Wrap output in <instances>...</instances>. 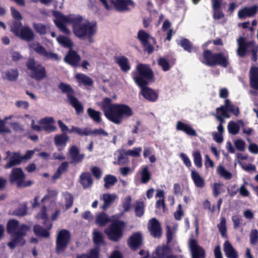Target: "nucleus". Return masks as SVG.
Here are the masks:
<instances>
[{
  "instance_id": "obj_1",
  "label": "nucleus",
  "mask_w": 258,
  "mask_h": 258,
  "mask_svg": "<svg viewBox=\"0 0 258 258\" xmlns=\"http://www.w3.org/2000/svg\"><path fill=\"white\" fill-rule=\"evenodd\" d=\"M53 15L55 18L54 23L63 33L71 35V32L66 25L71 24L73 33L76 37L83 40L88 38L92 42L91 37L97 31L96 23L91 22L80 15H64L57 11L54 12Z\"/></svg>"
},
{
  "instance_id": "obj_2",
  "label": "nucleus",
  "mask_w": 258,
  "mask_h": 258,
  "mask_svg": "<svg viewBox=\"0 0 258 258\" xmlns=\"http://www.w3.org/2000/svg\"><path fill=\"white\" fill-rule=\"evenodd\" d=\"M105 117L110 121L120 124L122 120L132 115V110L127 105L112 103L111 99L105 98L100 104Z\"/></svg>"
},
{
  "instance_id": "obj_3",
  "label": "nucleus",
  "mask_w": 258,
  "mask_h": 258,
  "mask_svg": "<svg viewBox=\"0 0 258 258\" xmlns=\"http://www.w3.org/2000/svg\"><path fill=\"white\" fill-rule=\"evenodd\" d=\"M22 119L27 123L30 121V127L35 131L40 132L44 131L47 133H50L57 131V127L54 125L55 120L52 117L46 116L36 121L33 117L25 114Z\"/></svg>"
},
{
  "instance_id": "obj_4",
  "label": "nucleus",
  "mask_w": 258,
  "mask_h": 258,
  "mask_svg": "<svg viewBox=\"0 0 258 258\" xmlns=\"http://www.w3.org/2000/svg\"><path fill=\"white\" fill-rule=\"evenodd\" d=\"M71 235L66 229L58 231L56 235L55 251L58 254L62 253L71 241Z\"/></svg>"
},
{
  "instance_id": "obj_5",
  "label": "nucleus",
  "mask_w": 258,
  "mask_h": 258,
  "mask_svg": "<svg viewBox=\"0 0 258 258\" xmlns=\"http://www.w3.org/2000/svg\"><path fill=\"white\" fill-rule=\"evenodd\" d=\"M125 224L122 221L113 222L104 230L108 238L114 241H118L123 235Z\"/></svg>"
},
{
  "instance_id": "obj_6",
  "label": "nucleus",
  "mask_w": 258,
  "mask_h": 258,
  "mask_svg": "<svg viewBox=\"0 0 258 258\" xmlns=\"http://www.w3.org/2000/svg\"><path fill=\"white\" fill-rule=\"evenodd\" d=\"M26 175L20 168H14L10 175V181L12 184H16L19 187H25L31 185L33 181H26Z\"/></svg>"
},
{
  "instance_id": "obj_7",
  "label": "nucleus",
  "mask_w": 258,
  "mask_h": 258,
  "mask_svg": "<svg viewBox=\"0 0 258 258\" xmlns=\"http://www.w3.org/2000/svg\"><path fill=\"white\" fill-rule=\"evenodd\" d=\"M139 76L134 77L136 83L140 86L147 85L148 80L152 79L153 76V73L148 66L140 64L137 67Z\"/></svg>"
},
{
  "instance_id": "obj_8",
  "label": "nucleus",
  "mask_w": 258,
  "mask_h": 258,
  "mask_svg": "<svg viewBox=\"0 0 258 258\" xmlns=\"http://www.w3.org/2000/svg\"><path fill=\"white\" fill-rule=\"evenodd\" d=\"M26 66L30 71V76L32 78L40 80L46 77L45 68L33 59H29L26 63Z\"/></svg>"
},
{
  "instance_id": "obj_9",
  "label": "nucleus",
  "mask_w": 258,
  "mask_h": 258,
  "mask_svg": "<svg viewBox=\"0 0 258 258\" xmlns=\"http://www.w3.org/2000/svg\"><path fill=\"white\" fill-rule=\"evenodd\" d=\"M30 230V227L26 225L20 226L17 232L12 235V240L8 243L10 248L13 249L17 245H24L25 243V240L23 237Z\"/></svg>"
},
{
  "instance_id": "obj_10",
  "label": "nucleus",
  "mask_w": 258,
  "mask_h": 258,
  "mask_svg": "<svg viewBox=\"0 0 258 258\" xmlns=\"http://www.w3.org/2000/svg\"><path fill=\"white\" fill-rule=\"evenodd\" d=\"M60 90L67 94L69 101L73 107L75 109L78 114L82 113L83 111V107L82 104L73 95V91L71 87L64 83H60L58 86Z\"/></svg>"
},
{
  "instance_id": "obj_11",
  "label": "nucleus",
  "mask_w": 258,
  "mask_h": 258,
  "mask_svg": "<svg viewBox=\"0 0 258 258\" xmlns=\"http://www.w3.org/2000/svg\"><path fill=\"white\" fill-rule=\"evenodd\" d=\"M238 48L237 54L240 56H244L247 52H257L258 45H255L253 41L246 42L244 38L240 37L237 40Z\"/></svg>"
},
{
  "instance_id": "obj_12",
  "label": "nucleus",
  "mask_w": 258,
  "mask_h": 258,
  "mask_svg": "<svg viewBox=\"0 0 258 258\" xmlns=\"http://www.w3.org/2000/svg\"><path fill=\"white\" fill-rule=\"evenodd\" d=\"M11 31L22 39L30 41L34 38V33L28 27H22L20 22H15L11 26Z\"/></svg>"
},
{
  "instance_id": "obj_13",
  "label": "nucleus",
  "mask_w": 258,
  "mask_h": 258,
  "mask_svg": "<svg viewBox=\"0 0 258 258\" xmlns=\"http://www.w3.org/2000/svg\"><path fill=\"white\" fill-rule=\"evenodd\" d=\"M138 38L141 42L145 50L148 53L152 52L154 50V47L152 44L155 43V40L148 33L145 31L140 30L138 33Z\"/></svg>"
},
{
  "instance_id": "obj_14",
  "label": "nucleus",
  "mask_w": 258,
  "mask_h": 258,
  "mask_svg": "<svg viewBox=\"0 0 258 258\" xmlns=\"http://www.w3.org/2000/svg\"><path fill=\"white\" fill-rule=\"evenodd\" d=\"M110 3L118 12H126L135 7V3L132 0H109Z\"/></svg>"
},
{
  "instance_id": "obj_15",
  "label": "nucleus",
  "mask_w": 258,
  "mask_h": 258,
  "mask_svg": "<svg viewBox=\"0 0 258 258\" xmlns=\"http://www.w3.org/2000/svg\"><path fill=\"white\" fill-rule=\"evenodd\" d=\"M188 247L191 254V258H205V250L199 245L197 240L190 239L188 242Z\"/></svg>"
},
{
  "instance_id": "obj_16",
  "label": "nucleus",
  "mask_w": 258,
  "mask_h": 258,
  "mask_svg": "<svg viewBox=\"0 0 258 258\" xmlns=\"http://www.w3.org/2000/svg\"><path fill=\"white\" fill-rule=\"evenodd\" d=\"M148 230L153 236L159 237L161 235L162 230L159 222L156 218H152L148 222Z\"/></svg>"
},
{
  "instance_id": "obj_17",
  "label": "nucleus",
  "mask_w": 258,
  "mask_h": 258,
  "mask_svg": "<svg viewBox=\"0 0 258 258\" xmlns=\"http://www.w3.org/2000/svg\"><path fill=\"white\" fill-rule=\"evenodd\" d=\"M142 243V234L140 232L134 233L128 239V244L129 246L133 249H136L140 247Z\"/></svg>"
},
{
  "instance_id": "obj_18",
  "label": "nucleus",
  "mask_w": 258,
  "mask_h": 258,
  "mask_svg": "<svg viewBox=\"0 0 258 258\" xmlns=\"http://www.w3.org/2000/svg\"><path fill=\"white\" fill-rule=\"evenodd\" d=\"M258 6H253L251 7H244L238 12V17L243 19L247 17H252L257 12Z\"/></svg>"
},
{
  "instance_id": "obj_19",
  "label": "nucleus",
  "mask_w": 258,
  "mask_h": 258,
  "mask_svg": "<svg viewBox=\"0 0 258 258\" xmlns=\"http://www.w3.org/2000/svg\"><path fill=\"white\" fill-rule=\"evenodd\" d=\"M64 60L68 64L76 67L79 65L81 57L76 51L71 49L64 58Z\"/></svg>"
},
{
  "instance_id": "obj_20",
  "label": "nucleus",
  "mask_w": 258,
  "mask_h": 258,
  "mask_svg": "<svg viewBox=\"0 0 258 258\" xmlns=\"http://www.w3.org/2000/svg\"><path fill=\"white\" fill-rule=\"evenodd\" d=\"M169 248L165 245L158 247L155 253H153V258H177L174 255H169Z\"/></svg>"
},
{
  "instance_id": "obj_21",
  "label": "nucleus",
  "mask_w": 258,
  "mask_h": 258,
  "mask_svg": "<svg viewBox=\"0 0 258 258\" xmlns=\"http://www.w3.org/2000/svg\"><path fill=\"white\" fill-rule=\"evenodd\" d=\"M176 128L177 130L182 131L188 136H197L196 131L189 124L180 121L177 122Z\"/></svg>"
},
{
  "instance_id": "obj_22",
  "label": "nucleus",
  "mask_w": 258,
  "mask_h": 258,
  "mask_svg": "<svg viewBox=\"0 0 258 258\" xmlns=\"http://www.w3.org/2000/svg\"><path fill=\"white\" fill-rule=\"evenodd\" d=\"M118 199V197L115 194L106 193L102 195L100 197V199L104 202L102 207V209L106 210L113 202Z\"/></svg>"
},
{
  "instance_id": "obj_23",
  "label": "nucleus",
  "mask_w": 258,
  "mask_h": 258,
  "mask_svg": "<svg viewBox=\"0 0 258 258\" xmlns=\"http://www.w3.org/2000/svg\"><path fill=\"white\" fill-rule=\"evenodd\" d=\"M69 156L72 160V162L75 164L81 162L84 158V155L80 154L79 149L75 146H72L70 148Z\"/></svg>"
},
{
  "instance_id": "obj_24",
  "label": "nucleus",
  "mask_w": 258,
  "mask_h": 258,
  "mask_svg": "<svg viewBox=\"0 0 258 258\" xmlns=\"http://www.w3.org/2000/svg\"><path fill=\"white\" fill-rule=\"evenodd\" d=\"M240 126L242 127L244 126L242 120H238L236 122L230 121L228 123V131L230 134L235 135L239 133Z\"/></svg>"
},
{
  "instance_id": "obj_25",
  "label": "nucleus",
  "mask_w": 258,
  "mask_h": 258,
  "mask_svg": "<svg viewBox=\"0 0 258 258\" xmlns=\"http://www.w3.org/2000/svg\"><path fill=\"white\" fill-rule=\"evenodd\" d=\"M140 87L142 89V95L146 99L152 101L156 100L158 95L154 90L146 87V85Z\"/></svg>"
},
{
  "instance_id": "obj_26",
  "label": "nucleus",
  "mask_w": 258,
  "mask_h": 258,
  "mask_svg": "<svg viewBox=\"0 0 258 258\" xmlns=\"http://www.w3.org/2000/svg\"><path fill=\"white\" fill-rule=\"evenodd\" d=\"M191 177L196 187L202 188L205 186V179L195 169L191 170Z\"/></svg>"
},
{
  "instance_id": "obj_27",
  "label": "nucleus",
  "mask_w": 258,
  "mask_h": 258,
  "mask_svg": "<svg viewBox=\"0 0 258 258\" xmlns=\"http://www.w3.org/2000/svg\"><path fill=\"white\" fill-rule=\"evenodd\" d=\"M19 77V72L17 69H10L3 72L2 77L4 79L9 81H15Z\"/></svg>"
},
{
  "instance_id": "obj_28",
  "label": "nucleus",
  "mask_w": 258,
  "mask_h": 258,
  "mask_svg": "<svg viewBox=\"0 0 258 258\" xmlns=\"http://www.w3.org/2000/svg\"><path fill=\"white\" fill-rule=\"evenodd\" d=\"M250 73V84L252 88L258 90V68L255 67L251 68Z\"/></svg>"
},
{
  "instance_id": "obj_29",
  "label": "nucleus",
  "mask_w": 258,
  "mask_h": 258,
  "mask_svg": "<svg viewBox=\"0 0 258 258\" xmlns=\"http://www.w3.org/2000/svg\"><path fill=\"white\" fill-rule=\"evenodd\" d=\"M224 250L227 257L237 258L238 256L235 249L228 241H225L224 244Z\"/></svg>"
},
{
  "instance_id": "obj_30",
  "label": "nucleus",
  "mask_w": 258,
  "mask_h": 258,
  "mask_svg": "<svg viewBox=\"0 0 258 258\" xmlns=\"http://www.w3.org/2000/svg\"><path fill=\"white\" fill-rule=\"evenodd\" d=\"M22 159V156H20L19 153H14L13 155L10 157L9 162L5 165V168H9L13 166L19 164Z\"/></svg>"
},
{
  "instance_id": "obj_31",
  "label": "nucleus",
  "mask_w": 258,
  "mask_h": 258,
  "mask_svg": "<svg viewBox=\"0 0 258 258\" xmlns=\"http://www.w3.org/2000/svg\"><path fill=\"white\" fill-rule=\"evenodd\" d=\"M216 53L213 54L210 50H206L203 53L204 62L208 66H215Z\"/></svg>"
},
{
  "instance_id": "obj_32",
  "label": "nucleus",
  "mask_w": 258,
  "mask_h": 258,
  "mask_svg": "<svg viewBox=\"0 0 258 258\" xmlns=\"http://www.w3.org/2000/svg\"><path fill=\"white\" fill-rule=\"evenodd\" d=\"M80 181L84 188L90 187L93 183V180L89 173H83L80 176Z\"/></svg>"
},
{
  "instance_id": "obj_33",
  "label": "nucleus",
  "mask_w": 258,
  "mask_h": 258,
  "mask_svg": "<svg viewBox=\"0 0 258 258\" xmlns=\"http://www.w3.org/2000/svg\"><path fill=\"white\" fill-rule=\"evenodd\" d=\"M228 56L226 53H216L215 65L219 64L223 67H226L228 65Z\"/></svg>"
},
{
  "instance_id": "obj_34",
  "label": "nucleus",
  "mask_w": 258,
  "mask_h": 258,
  "mask_svg": "<svg viewBox=\"0 0 258 258\" xmlns=\"http://www.w3.org/2000/svg\"><path fill=\"white\" fill-rule=\"evenodd\" d=\"M57 194V191L55 190L49 191L42 199V202L44 204L50 203L52 205H54Z\"/></svg>"
},
{
  "instance_id": "obj_35",
  "label": "nucleus",
  "mask_w": 258,
  "mask_h": 258,
  "mask_svg": "<svg viewBox=\"0 0 258 258\" xmlns=\"http://www.w3.org/2000/svg\"><path fill=\"white\" fill-rule=\"evenodd\" d=\"M116 61L119 66L121 70L123 72H127L130 70V66L128 59L124 56H119L116 58Z\"/></svg>"
},
{
  "instance_id": "obj_36",
  "label": "nucleus",
  "mask_w": 258,
  "mask_h": 258,
  "mask_svg": "<svg viewBox=\"0 0 258 258\" xmlns=\"http://www.w3.org/2000/svg\"><path fill=\"white\" fill-rule=\"evenodd\" d=\"M75 78L79 83L86 86H91L93 83L91 78L83 74H76Z\"/></svg>"
},
{
  "instance_id": "obj_37",
  "label": "nucleus",
  "mask_w": 258,
  "mask_h": 258,
  "mask_svg": "<svg viewBox=\"0 0 258 258\" xmlns=\"http://www.w3.org/2000/svg\"><path fill=\"white\" fill-rule=\"evenodd\" d=\"M13 115H10L4 117V119H0V133H9L11 132L10 128L6 125V122L14 118Z\"/></svg>"
},
{
  "instance_id": "obj_38",
  "label": "nucleus",
  "mask_w": 258,
  "mask_h": 258,
  "mask_svg": "<svg viewBox=\"0 0 258 258\" xmlns=\"http://www.w3.org/2000/svg\"><path fill=\"white\" fill-rule=\"evenodd\" d=\"M54 143L57 146H66L67 142L69 140L68 136L65 134H60L56 135L54 137Z\"/></svg>"
},
{
  "instance_id": "obj_39",
  "label": "nucleus",
  "mask_w": 258,
  "mask_h": 258,
  "mask_svg": "<svg viewBox=\"0 0 258 258\" xmlns=\"http://www.w3.org/2000/svg\"><path fill=\"white\" fill-rule=\"evenodd\" d=\"M110 221L111 219L104 213L98 214L95 220L96 223L99 226H104Z\"/></svg>"
},
{
  "instance_id": "obj_40",
  "label": "nucleus",
  "mask_w": 258,
  "mask_h": 258,
  "mask_svg": "<svg viewBox=\"0 0 258 258\" xmlns=\"http://www.w3.org/2000/svg\"><path fill=\"white\" fill-rule=\"evenodd\" d=\"M69 133H75L80 136H89L91 135V130L88 128H81L75 126H72Z\"/></svg>"
},
{
  "instance_id": "obj_41",
  "label": "nucleus",
  "mask_w": 258,
  "mask_h": 258,
  "mask_svg": "<svg viewBox=\"0 0 258 258\" xmlns=\"http://www.w3.org/2000/svg\"><path fill=\"white\" fill-rule=\"evenodd\" d=\"M156 198L157 199L156 202V207L158 208H164V192L162 190H157L156 194L155 196Z\"/></svg>"
},
{
  "instance_id": "obj_42",
  "label": "nucleus",
  "mask_w": 258,
  "mask_h": 258,
  "mask_svg": "<svg viewBox=\"0 0 258 258\" xmlns=\"http://www.w3.org/2000/svg\"><path fill=\"white\" fill-rule=\"evenodd\" d=\"M104 187L106 189H108L117 181V179L115 176L108 174L105 175L104 177Z\"/></svg>"
},
{
  "instance_id": "obj_43",
  "label": "nucleus",
  "mask_w": 258,
  "mask_h": 258,
  "mask_svg": "<svg viewBox=\"0 0 258 258\" xmlns=\"http://www.w3.org/2000/svg\"><path fill=\"white\" fill-rule=\"evenodd\" d=\"M18 222L15 220H10L7 223V231L9 233L14 235L19 229Z\"/></svg>"
},
{
  "instance_id": "obj_44",
  "label": "nucleus",
  "mask_w": 258,
  "mask_h": 258,
  "mask_svg": "<svg viewBox=\"0 0 258 258\" xmlns=\"http://www.w3.org/2000/svg\"><path fill=\"white\" fill-rule=\"evenodd\" d=\"M225 107L227 108L228 112H232L236 116L239 114V108L232 104L228 99L225 100Z\"/></svg>"
},
{
  "instance_id": "obj_45",
  "label": "nucleus",
  "mask_w": 258,
  "mask_h": 258,
  "mask_svg": "<svg viewBox=\"0 0 258 258\" xmlns=\"http://www.w3.org/2000/svg\"><path fill=\"white\" fill-rule=\"evenodd\" d=\"M56 39L59 44L64 47H71L73 45L70 39L64 36H59Z\"/></svg>"
},
{
  "instance_id": "obj_46",
  "label": "nucleus",
  "mask_w": 258,
  "mask_h": 258,
  "mask_svg": "<svg viewBox=\"0 0 258 258\" xmlns=\"http://www.w3.org/2000/svg\"><path fill=\"white\" fill-rule=\"evenodd\" d=\"M87 112L89 116L96 122L101 121V113L98 111H96L91 108L87 109Z\"/></svg>"
},
{
  "instance_id": "obj_47",
  "label": "nucleus",
  "mask_w": 258,
  "mask_h": 258,
  "mask_svg": "<svg viewBox=\"0 0 258 258\" xmlns=\"http://www.w3.org/2000/svg\"><path fill=\"white\" fill-rule=\"evenodd\" d=\"M34 232L37 236L44 237H48L49 235L48 230L44 229L39 225L34 226Z\"/></svg>"
},
{
  "instance_id": "obj_48",
  "label": "nucleus",
  "mask_w": 258,
  "mask_h": 258,
  "mask_svg": "<svg viewBox=\"0 0 258 258\" xmlns=\"http://www.w3.org/2000/svg\"><path fill=\"white\" fill-rule=\"evenodd\" d=\"M194 161L195 164L199 168L202 167V158L201 154L199 151H196L192 153Z\"/></svg>"
},
{
  "instance_id": "obj_49",
  "label": "nucleus",
  "mask_w": 258,
  "mask_h": 258,
  "mask_svg": "<svg viewBox=\"0 0 258 258\" xmlns=\"http://www.w3.org/2000/svg\"><path fill=\"white\" fill-rule=\"evenodd\" d=\"M218 228L222 236L224 237H226L227 229L226 227V220L225 218H221L220 222L218 224Z\"/></svg>"
},
{
  "instance_id": "obj_50",
  "label": "nucleus",
  "mask_w": 258,
  "mask_h": 258,
  "mask_svg": "<svg viewBox=\"0 0 258 258\" xmlns=\"http://www.w3.org/2000/svg\"><path fill=\"white\" fill-rule=\"evenodd\" d=\"M141 181L143 183H146L150 179L151 174L147 166L143 167L141 172Z\"/></svg>"
},
{
  "instance_id": "obj_51",
  "label": "nucleus",
  "mask_w": 258,
  "mask_h": 258,
  "mask_svg": "<svg viewBox=\"0 0 258 258\" xmlns=\"http://www.w3.org/2000/svg\"><path fill=\"white\" fill-rule=\"evenodd\" d=\"M30 47L32 49H33L39 54L44 56L46 50L43 46L40 45L39 44L37 43H33L30 44Z\"/></svg>"
},
{
  "instance_id": "obj_52",
  "label": "nucleus",
  "mask_w": 258,
  "mask_h": 258,
  "mask_svg": "<svg viewBox=\"0 0 258 258\" xmlns=\"http://www.w3.org/2000/svg\"><path fill=\"white\" fill-rule=\"evenodd\" d=\"M93 234V240L95 244H101L103 243V236L102 233L97 230H94Z\"/></svg>"
},
{
  "instance_id": "obj_53",
  "label": "nucleus",
  "mask_w": 258,
  "mask_h": 258,
  "mask_svg": "<svg viewBox=\"0 0 258 258\" xmlns=\"http://www.w3.org/2000/svg\"><path fill=\"white\" fill-rule=\"evenodd\" d=\"M217 172L225 179H229L232 177L231 174L226 170L222 166H219L217 168Z\"/></svg>"
},
{
  "instance_id": "obj_54",
  "label": "nucleus",
  "mask_w": 258,
  "mask_h": 258,
  "mask_svg": "<svg viewBox=\"0 0 258 258\" xmlns=\"http://www.w3.org/2000/svg\"><path fill=\"white\" fill-rule=\"evenodd\" d=\"M214 115H219L226 118H229L230 117L227 108L225 107V104L222 106L217 108L216 109V113Z\"/></svg>"
},
{
  "instance_id": "obj_55",
  "label": "nucleus",
  "mask_w": 258,
  "mask_h": 258,
  "mask_svg": "<svg viewBox=\"0 0 258 258\" xmlns=\"http://www.w3.org/2000/svg\"><path fill=\"white\" fill-rule=\"evenodd\" d=\"M144 204L143 202H138L136 203L135 213L137 216L141 217L144 213Z\"/></svg>"
},
{
  "instance_id": "obj_56",
  "label": "nucleus",
  "mask_w": 258,
  "mask_h": 258,
  "mask_svg": "<svg viewBox=\"0 0 258 258\" xmlns=\"http://www.w3.org/2000/svg\"><path fill=\"white\" fill-rule=\"evenodd\" d=\"M132 198L130 196L125 197L122 201V207L124 212H127L131 207Z\"/></svg>"
},
{
  "instance_id": "obj_57",
  "label": "nucleus",
  "mask_w": 258,
  "mask_h": 258,
  "mask_svg": "<svg viewBox=\"0 0 258 258\" xmlns=\"http://www.w3.org/2000/svg\"><path fill=\"white\" fill-rule=\"evenodd\" d=\"M179 44L180 46L183 48V49L189 52H190L192 51V46L190 42L188 40L185 38L182 39L179 42Z\"/></svg>"
},
{
  "instance_id": "obj_58",
  "label": "nucleus",
  "mask_w": 258,
  "mask_h": 258,
  "mask_svg": "<svg viewBox=\"0 0 258 258\" xmlns=\"http://www.w3.org/2000/svg\"><path fill=\"white\" fill-rule=\"evenodd\" d=\"M250 242L252 245H255L258 243V230L256 229H252L250 231Z\"/></svg>"
},
{
  "instance_id": "obj_59",
  "label": "nucleus",
  "mask_w": 258,
  "mask_h": 258,
  "mask_svg": "<svg viewBox=\"0 0 258 258\" xmlns=\"http://www.w3.org/2000/svg\"><path fill=\"white\" fill-rule=\"evenodd\" d=\"M63 196L65 199L66 208L69 209L73 205V197L71 194L68 192H64Z\"/></svg>"
},
{
  "instance_id": "obj_60",
  "label": "nucleus",
  "mask_w": 258,
  "mask_h": 258,
  "mask_svg": "<svg viewBox=\"0 0 258 258\" xmlns=\"http://www.w3.org/2000/svg\"><path fill=\"white\" fill-rule=\"evenodd\" d=\"M142 150L141 147L134 148L133 149L127 151L125 152V155L132 157H139L140 156V154L142 152Z\"/></svg>"
},
{
  "instance_id": "obj_61",
  "label": "nucleus",
  "mask_w": 258,
  "mask_h": 258,
  "mask_svg": "<svg viewBox=\"0 0 258 258\" xmlns=\"http://www.w3.org/2000/svg\"><path fill=\"white\" fill-rule=\"evenodd\" d=\"M33 28L35 31L41 34H44L46 32V27L45 26L40 23H34Z\"/></svg>"
},
{
  "instance_id": "obj_62",
  "label": "nucleus",
  "mask_w": 258,
  "mask_h": 258,
  "mask_svg": "<svg viewBox=\"0 0 258 258\" xmlns=\"http://www.w3.org/2000/svg\"><path fill=\"white\" fill-rule=\"evenodd\" d=\"M234 144L237 150L243 151L245 149V143L241 139H237L234 142Z\"/></svg>"
},
{
  "instance_id": "obj_63",
  "label": "nucleus",
  "mask_w": 258,
  "mask_h": 258,
  "mask_svg": "<svg viewBox=\"0 0 258 258\" xmlns=\"http://www.w3.org/2000/svg\"><path fill=\"white\" fill-rule=\"evenodd\" d=\"M157 62L158 64L162 68L164 71H168L170 68L168 62L164 58H160L158 59Z\"/></svg>"
},
{
  "instance_id": "obj_64",
  "label": "nucleus",
  "mask_w": 258,
  "mask_h": 258,
  "mask_svg": "<svg viewBox=\"0 0 258 258\" xmlns=\"http://www.w3.org/2000/svg\"><path fill=\"white\" fill-rule=\"evenodd\" d=\"M99 251L97 248L92 249L89 255H82L78 258H98Z\"/></svg>"
}]
</instances>
